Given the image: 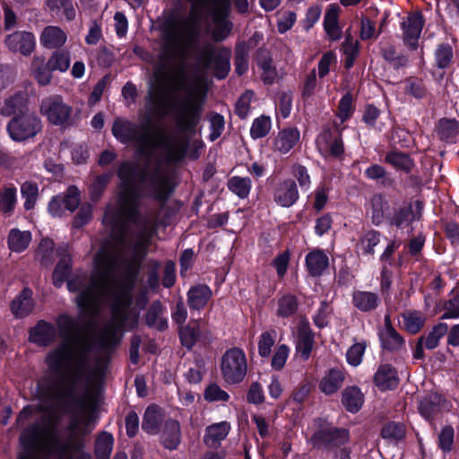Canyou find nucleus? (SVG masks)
Returning a JSON list of instances; mask_svg holds the SVG:
<instances>
[{
	"instance_id": "obj_1",
	"label": "nucleus",
	"mask_w": 459,
	"mask_h": 459,
	"mask_svg": "<svg viewBox=\"0 0 459 459\" xmlns=\"http://www.w3.org/2000/svg\"><path fill=\"white\" fill-rule=\"evenodd\" d=\"M174 90L186 91V95L176 99L173 104L176 125L184 134L169 133L152 123L151 117L160 116L164 108V100L158 93L149 95L148 115L141 124L125 117H117L113 122L114 137L124 144L134 143L143 165L132 161L121 163L118 169L120 190L103 217L111 238L95 255L89 278L76 276L67 281L69 291L79 292L75 300L81 310H99L105 304L109 305L111 310H134L131 307L129 282L155 231L154 220L139 215L140 195L160 201L169 197L171 184L158 167L155 152L160 150L169 161L181 160L189 144L186 134L194 133L202 118L203 100L191 89H186L183 74L175 79Z\"/></svg>"
},
{
	"instance_id": "obj_2",
	"label": "nucleus",
	"mask_w": 459,
	"mask_h": 459,
	"mask_svg": "<svg viewBox=\"0 0 459 459\" xmlns=\"http://www.w3.org/2000/svg\"><path fill=\"white\" fill-rule=\"evenodd\" d=\"M56 325L63 340L48 352L46 363L57 379L53 382L43 380L39 385V394L51 400H59L63 396V382L72 385L85 382L88 385L92 379L100 377L103 373L100 365L95 369L90 368V343L79 321L64 314L58 316Z\"/></svg>"
},
{
	"instance_id": "obj_3",
	"label": "nucleus",
	"mask_w": 459,
	"mask_h": 459,
	"mask_svg": "<svg viewBox=\"0 0 459 459\" xmlns=\"http://www.w3.org/2000/svg\"><path fill=\"white\" fill-rule=\"evenodd\" d=\"M94 425L92 414L74 416L62 438L56 433L54 419L43 417L21 434L20 442L24 452L18 459H73L83 446L82 437L91 432Z\"/></svg>"
},
{
	"instance_id": "obj_4",
	"label": "nucleus",
	"mask_w": 459,
	"mask_h": 459,
	"mask_svg": "<svg viewBox=\"0 0 459 459\" xmlns=\"http://www.w3.org/2000/svg\"><path fill=\"white\" fill-rule=\"evenodd\" d=\"M220 369L227 384L241 383L247 373V359L245 351L238 347L227 350L221 356Z\"/></svg>"
},
{
	"instance_id": "obj_5",
	"label": "nucleus",
	"mask_w": 459,
	"mask_h": 459,
	"mask_svg": "<svg viewBox=\"0 0 459 459\" xmlns=\"http://www.w3.org/2000/svg\"><path fill=\"white\" fill-rule=\"evenodd\" d=\"M41 129V120L33 113L16 116L7 125L10 137L16 142L33 138Z\"/></svg>"
},
{
	"instance_id": "obj_6",
	"label": "nucleus",
	"mask_w": 459,
	"mask_h": 459,
	"mask_svg": "<svg viewBox=\"0 0 459 459\" xmlns=\"http://www.w3.org/2000/svg\"><path fill=\"white\" fill-rule=\"evenodd\" d=\"M72 110V107L65 104L60 95L44 98L39 105L40 114L55 126H63L67 123Z\"/></svg>"
},
{
	"instance_id": "obj_7",
	"label": "nucleus",
	"mask_w": 459,
	"mask_h": 459,
	"mask_svg": "<svg viewBox=\"0 0 459 459\" xmlns=\"http://www.w3.org/2000/svg\"><path fill=\"white\" fill-rule=\"evenodd\" d=\"M424 19L420 13H410L406 20L401 23L403 40L404 45L411 50H416L419 47Z\"/></svg>"
},
{
	"instance_id": "obj_8",
	"label": "nucleus",
	"mask_w": 459,
	"mask_h": 459,
	"mask_svg": "<svg viewBox=\"0 0 459 459\" xmlns=\"http://www.w3.org/2000/svg\"><path fill=\"white\" fill-rule=\"evenodd\" d=\"M4 43L10 51L30 56L35 48L36 41L31 32L15 31L5 38Z\"/></svg>"
},
{
	"instance_id": "obj_9",
	"label": "nucleus",
	"mask_w": 459,
	"mask_h": 459,
	"mask_svg": "<svg viewBox=\"0 0 459 459\" xmlns=\"http://www.w3.org/2000/svg\"><path fill=\"white\" fill-rule=\"evenodd\" d=\"M450 403L441 394L432 393L420 400L419 404L420 413L426 419L431 420L433 416L441 411H449Z\"/></svg>"
},
{
	"instance_id": "obj_10",
	"label": "nucleus",
	"mask_w": 459,
	"mask_h": 459,
	"mask_svg": "<svg viewBox=\"0 0 459 459\" xmlns=\"http://www.w3.org/2000/svg\"><path fill=\"white\" fill-rule=\"evenodd\" d=\"M379 340L384 349L388 351H400L404 346L403 337L392 326L390 316L385 315L384 325L378 332Z\"/></svg>"
},
{
	"instance_id": "obj_11",
	"label": "nucleus",
	"mask_w": 459,
	"mask_h": 459,
	"mask_svg": "<svg viewBox=\"0 0 459 459\" xmlns=\"http://www.w3.org/2000/svg\"><path fill=\"white\" fill-rule=\"evenodd\" d=\"M274 201L281 207H290L299 199V191L296 183L288 179L281 184L275 189Z\"/></svg>"
},
{
	"instance_id": "obj_12",
	"label": "nucleus",
	"mask_w": 459,
	"mask_h": 459,
	"mask_svg": "<svg viewBox=\"0 0 459 459\" xmlns=\"http://www.w3.org/2000/svg\"><path fill=\"white\" fill-rule=\"evenodd\" d=\"M56 336L55 327L46 321H39L30 331V341L39 346H48L52 343Z\"/></svg>"
},
{
	"instance_id": "obj_13",
	"label": "nucleus",
	"mask_w": 459,
	"mask_h": 459,
	"mask_svg": "<svg viewBox=\"0 0 459 459\" xmlns=\"http://www.w3.org/2000/svg\"><path fill=\"white\" fill-rule=\"evenodd\" d=\"M45 4L53 17L66 21L75 18L76 11L72 0H45Z\"/></svg>"
},
{
	"instance_id": "obj_14",
	"label": "nucleus",
	"mask_w": 459,
	"mask_h": 459,
	"mask_svg": "<svg viewBox=\"0 0 459 459\" xmlns=\"http://www.w3.org/2000/svg\"><path fill=\"white\" fill-rule=\"evenodd\" d=\"M374 381L379 390L385 391L395 388L398 385L399 378L394 368L384 364L379 366L377 370Z\"/></svg>"
},
{
	"instance_id": "obj_15",
	"label": "nucleus",
	"mask_w": 459,
	"mask_h": 459,
	"mask_svg": "<svg viewBox=\"0 0 459 459\" xmlns=\"http://www.w3.org/2000/svg\"><path fill=\"white\" fill-rule=\"evenodd\" d=\"M60 259L53 273V283L56 287L63 285L71 273V255L68 247H63L58 249Z\"/></svg>"
},
{
	"instance_id": "obj_16",
	"label": "nucleus",
	"mask_w": 459,
	"mask_h": 459,
	"mask_svg": "<svg viewBox=\"0 0 459 459\" xmlns=\"http://www.w3.org/2000/svg\"><path fill=\"white\" fill-rule=\"evenodd\" d=\"M314 335L307 322H301L297 333V351L307 359L313 349Z\"/></svg>"
},
{
	"instance_id": "obj_17",
	"label": "nucleus",
	"mask_w": 459,
	"mask_h": 459,
	"mask_svg": "<svg viewBox=\"0 0 459 459\" xmlns=\"http://www.w3.org/2000/svg\"><path fill=\"white\" fill-rule=\"evenodd\" d=\"M299 141V132L296 128H286L279 132L273 141L274 150L280 153L289 152Z\"/></svg>"
},
{
	"instance_id": "obj_18",
	"label": "nucleus",
	"mask_w": 459,
	"mask_h": 459,
	"mask_svg": "<svg viewBox=\"0 0 459 459\" xmlns=\"http://www.w3.org/2000/svg\"><path fill=\"white\" fill-rule=\"evenodd\" d=\"M344 381V373L340 368H331L325 373L319 383V389L325 394L337 392Z\"/></svg>"
},
{
	"instance_id": "obj_19",
	"label": "nucleus",
	"mask_w": 459,
	"mask_h": 459,
	"mask_svg": "<svg viewBox=\"0 0 459 459\" xmlns=\"http://www.w3.org/2000/svg\"><path fill=\"white\" fill-rule=\"evenodd\" d=\"M33 307L32 291L29 288H24L11 304V310L16 317L28 316L33 310Z\"/></svg>"
},
{
	"instance_id": "obj_20",
	"label": "nucleus",
	"mask_w": 459,
	"mask_h": 459,
	"mask_svg": "<svg viewBox=\"0 0 459 459\" xmlns=\"http://www.w3.org/2000/svg\"><path fill=\"white\" fill-rule=\"evenodd\" d=\"M316 145L320 152L330 153L332 156L338 157L342 152V141L338 138H333L329 131L323 132L316 139Z\"/></svg>"
},
{
	"instance_id": "obj_21",
	"label": "nucleus",
	"mask_w": 459,
	"mask_h": 459,
	"mask_svg": "<svg viewBox=\"0 0 459 459\" xmlns=\"http://www.w3.org/2000/svg\"><path fill=\"white\" fill-rule=\"evenodd\" d=\"M230 429V424L227 421L208 426L204 437V443L212 447L218 446L228 436Z\"/></svg>"
},
{
	"instance_id": "obj_22",
	"label": "nucleus",
	"mask_w": 459,
	"mask_h": 459,
	"mask_svg": "<svg viewBox=\"0 0 459 459\" xmlns=\"http://www.w3.org/2000/svg\"><path fill=\"white\" fill-rule=\"evenodd\" d=\"M66 39V33L56 26L45 28L40 36L41 44L48 48L62 47L65 43Z\"/></svg>"
},
{
	"instance_id": "obj_23",
	"label": "nucleus",
	"mask_w": 459,
	"mask_h": 459,
	"mask_svg": "<svg viewBox=\"0 0 459 459\" xmlns=\"http://www.w3.org/2000/svg\"><path fill=\"white\" fill-rule=\"evenodd\" d=\"M188 305L193 309L203 308L212 298L211 289L204 284L192 287L187 293Z\"/></svg>"
},
{
	"instance_id": "obj_24",
	"label": "nucleus",
	"mask_w": 459,
	"mask_h": 459,
	"mask_svg": "<svg viewBox=\"0 0 459 459\" xmlns=\"http://www.w3.org/2000/svg\"><path fill=\"white\" fill-rule=\"evenodd\" d=\"M306 265L312 276H319L328 266V256L322 250H314L306 256Z\"/></svg>"
},
{
	"instance_id": "obj_25",
	"label": "nucleus",
	"mask_w": 459,
	"mask_h": 459,
	"mask_svg": "<svg viewBox=\"0 0 459 459\" xmlns=\"http://www.w3.org/2000/svg\"><path fill=\"white\" fill-rule=\"evenodd\" d=\"M379 302L380 299L377 293L362 290H357L353 293L352 303L360 311L374 310L377 307Z\"/></svg>"
},
{
	"instance_id": "obj_26",
	"label": "nucleus",
	"mask_w": 459,
	"mask_h": 459,
	"mask_svg": "<svg viewBox=\"0 0 459 459\" xmlns=\"http://www.w3.org/2000/svg\"><path fill=\"white\" fill-rule=\"evenodd\" d=\"M180 437L179 423L174 420H168L161 435L163 446L169 450L176 449L180 443Z\"/></svg>"
},
{
	"instance_id": "obj_27",
	"label": "nucleus",
	"mask_w": 459,
	"mask_h": 459,
	"mask_svg": "<svg viewBox=\"0 0 459 459\" xmlns=\"http://www.w3.org/2000/svg\"><path fill=\"white\" fill-rule=\"evenodd\" d=\"M387 207V201L382 195H375L369 201L367 207V215L371 218L375 225H379L385 217V210Z\"/></svg>"
},
{
	"instance_id": "obj_28",
	"label": "nucleus",
	"mask_w": 459,
	"mask_h": 459,
	"mask_svg": "<svg viewBox=\"0 0 459 459\" xmlns=\"http://www.w3.org/2000/svg\"><path fill=\"white\" fill-rule=\"evenodd\" d=\"M338 13L339 7L337 5H330L325 14V30L332 40H337L341 38V29L338 25Z\"/></svg>"
},
{
	"instance_id": "obj_29",
	"label": "nucleus",
	"mask_w": 459,
	"mask_h": 459,
	"mask_svg": "<svg viewBox=\"0 0 459 459\" xmlns=\"http://www.w3.org/2000/svg\"><path fill=\"white\" fill-rule=\"evenodd\" d=\"M31 241V234L28 230L22 231L13 229L8 235V246L13 252L21 253L24 251Z\"/></svg>"
},
{
	"instance_id": "obj_30",
	"label": "nucleus",
	"mask_w": 459,
	"mask_h": 459,
	"mask_svg": "<svg viewBox=\"0 0 459 459\" xmlns=\"http://www.w3.org/2000/svg\"><path fill=\"white\" fill-rule=\"evenodd\" d=\"M164 308L160 301L153 302L146 314V323L151 327L163 330L167 327L168 322L163 316Z\"/></svg>"
},
{
	"instance_id": "obj_31",
	"label": "nucleus",
	"mask_w": 459,
	"mask_h": 459,
	"mask_svg": "<svg viewBox=\"0 0 459 459\" xmlns=\"http://www.w3.org/2000/svg\"><path fill=\"white\" fill-rule=\"evenodd\" d=\"M363 394L356 386L345 388L342 393V403L351 412H357L363 404Z\"/></svg>"
},
{
	"instance_id": "obj_32",
	"label": "nucleus",
	"mask_w": 459,
	"mask_h": 459,
	"mask_svg": "<svg viewBox=\"0 0 459 459\" xmlns=\"http://www.w3.org/2000/svg\"><path fill=\"white\" fill-rule=\"evenodd\" d=\"M437 130L441 140L453 143L459 134V125L455 119L443 118L438 122Z\"/></svg>"
},
{
	"instance_id": "obj_33",
	"label": "nucleus",
	"mask_w": 459,
	"mask_h": 459,
	"mask_svg": "<svg viewBox=\"0 0 459 459\" xmlns=\"http://www.w3.org/2000/svg\"><path fill=\"white\" fill-rule=\"evenodd\" d=\"M299 303L295 296L286 294L278 299L276 315L280 317H290L298 310Z\"/></svg>"
},
{
	"instance_id": "obj_34",
	"label": "nucleus",
	"mask_w": 459,
	"mask_h": 459,
	"mask_svg": "<svg viewBox=\"0 0 459 459\" xmlns=\"http://www.w3.org/2000/svg\"><path fill=\"white\" fill-rule=\"evenodd\" d=\"M321 437L323 442L333 446H339L345 443L349 438V433L346 429H329L325 431L318 432L315 435V438Z\"/></svg>"
},
{
	"instance_id": "obj_35",
	"label": "nucleus",
	"mask_w": 459,
	"mask_h": 459,
	"mask_svg": "<svg viewBox=\"0 0 459 459\" xmlns=\"http://www.w3.org/2000/svg\"><path fill=\"white\" fill-rule=\"evenodd\" d=\"M385 160L391 164L395 169L403 170L406 173H409L413 167V161L411 158L402 152H389L385 155Z\"/></svg>"
},
{
	"instance_id": "obj_36",
	"label": "nucleus",
	"mask_w": 459,
	"mask_h": 459,
	"mask_svg": "<svg viewBox=\"0 0 459 459\" xmlns=\"http://www.w3.org/2000/svg\"><path fill=\"white\" fill-rule=\"evenodd\" d=\"M229 189L237 195L239 198H246L248 196L252 183L248 178L232 177L228 182Z\"/></svg>"
},
{
	"instance_id": "obj_37",
	"label": "nucleus",
	"mask_w": 459,
	"mask_h": 459,
	"mask_svg": "<svg viewBox=\"0 0 459 459\" xmlns=\"http://www.w3.org/2000/svg\"><path fill=\"white\" fill-rule=\"evenodd\" d=\"M32 69L34 77L40 85H48L52 78L51 69L48 65H45L41 57H34L32 61Z\"/></svg>"
},
{
	"instance_id": "obj_38",
	"label": "nucleus",
	"mask_w": 459,
	"mask_h": 459,
	"mask_svg": "<svg viewBox=\"0 0 459 459\" xmlns=\"http://www.w3.org/2000/svg\"><path fill=\"white\" fill-rule=\"evenodd\" d=\"M26 103V99L22 94H16L4 101L0 109V114L4 117H10L17 112H22Z\"/></svg>"
},
{
	"instance_id": "obj_39",
	"label": "nucleus",
	"mask_w": 459,
	"mask_h": 459,
	"mask_svg": "<svg viewBox=\"0 0 459 459\" xmlns=\"http://www.w3.org/2000/svg\"><path fill=\"white\" fill-rule=\"evenodd\" d=\"M425 316L418 311L406 312L403 315L404 327L411 333H417L425 323Z\"/></svg>"
},
{
	"instance_id": "obj_40",
	"label": "nucleus",
	"mask_w": 459,
	"mask_h": 459,
	"mask_svg": "<svg viewBox=\"0 0 459 459\" xmlns=\"http://www.w3.org/2000/svg\"><path fill=\"white\" fill-rule=\"evenodd\" d=\"M113 446L111 434L103 432L96 441L95 453L98 459H109Z\"/></svg>"
},
{
	"instance_id": "obj_41",
	"label": "nucleus",
	"mask_w": 459,
	"mask_h": 459,
	"mask_svg": "<svg viewBox=\"0 0 459 459\" xmlns=\"http://www.w3.org/2000/svg\"><path fill=\"white\" fill-rule=\"evenodd\" d=\"M21 192L22 198L25 200L24 208L26 210L32 209L36 204L39 195V188L37 184L26 181L22 185Z\"/></svg>"
},
{
	"instance_id": "obj_42",
	"label": "nucleus",
	"mask_w": 459,
	"mask_h": 459,
	"mask_svg": "<svg viewBox=\"0 0 459 459\" xmlns=\"http://www.w3.org/2000/svg\"><path fill=\"white\" fill-rule=\"evenodd\" d=\"M448 326L446 324L440 323L433 327L429 334L424 337V346L429 350L435 349L439 342V340L447 333Z\"/></svg>"
},
{
	"instance_id": "obj_43",
	"label": "nucleus",
	"mask_w": 459,
	"mask_h": 459,
	"mask_svg": "<svg viewBox=\"0 0 459 459\" xmlns=\"http://www.w3.org/2000/svg\"><path fill=\"white\" fill-rule=\"evenodd\" d=\"M365 175L369 179L381 180L382 186L385 187H389L394 185V179L389 178L385 169L378 164H373L369 166L365 170Z\"/></svg>"
},
{
	"instance_id": "obj_44",
	"label": "nucleus",
	"mask_w": 459,
	"mask_h": 459,
	"mask_svg": "<svg viewBox=\"0 0 459 459\" xmlns=\"http://www.w3.org/2000/svg\"><path fill=\"white\" fill-rule=\"evenodd\" d=\"M48 67L53 71L64 73L70 66V54L68 52H55L48 61Z\"/></svg>"
},
{
	"instance_id": "obj_45",
	"label": "nucleus",
	"mask_w": 459,
	"mask_h": 459,
	"mask_svg": "<svg viewBox=\"0 0 459 459\" xmlns=\"http://www.w3.org/2000/svg\"><path fill=\"white\" fill-rule=\"evenodd\" d=\"M359 41L347 36L342 43V51L345 56V66L350 68L353 65L354 59L359 54Z\"/></svg>"
},
{
	"instance_id": "obj_46",
	"label": "nucleus",
	"mask_w": 459,
	"mask_h": 459,
	"mask_svg": "<svg viewBox=\"0 0 459 459\" xmlns=\"http://www.w3.org/2000/svg\"><path fill=\"white\" fill-rule=\"evenodd\" d=\"M16 204V188L5 187L0 191V211L4 213L13 210Z\"/></svg>"
},
{
	"instance_id": "obj_47",
	"label": "nucleus",
	"mask_w": 459,
	"mask_h": 459,
	"mask_svg": "<svg viewBox=\"0 0 459 459\" xmlns=\"http://www.w3.org/2000/svg\"><path fill=\"white\" fill-rule=\"evenodd\" d=\"M271 129V119L268 117L262 116L254 120L250 134L252 138L258 139L264 137Z\"/></svg>"
},
{
	"instance_id": "obj_48",
	"label": "nucleus",
	"mask_w": 459,
	"mask_h": 459,
	"mask_svg": "<svg viewBox=\"0 0 459 459\" xmlns=\"http://www.w3.org/2000/svg\"><path fill=\"white\" fill-rule=\"evenodd\" d=\"M380 242V234L377 231L370 230L361 238L359 248L363 254L372 255L374 247Z\"/></svg>"
},
{
	"instance_id": "obj_49",
	"label": "nucleus",
	"mask_w": 459,
	"mask_h": 459,
	"mask_svg": "<svg viewBox=\"0 0 459 459\" xmlns=\"http://www.w3.org/2000/svg\"><path fill=\"white\" fill-rule=\"evenodd\" d=\"M276 332L272 330L264 332L258 341V353L261 357H268L271 354L272 347L275 343Z\"/></svg>"
},
{
	"instance_id": "obj_50",
	"label": "nucleus",
	"mask_w": 459,
	"mask_h": 459,
	"mask_svg": "<svg viewBox=\"0 0 459 459\" xmlns=\"http://www.w3.org/2000/svg\"><path fill=\"white\" fill-rule=\"evenodd\" d=\"M160 419L157 408L150 406L146 409L143 415L142 428L148 433H154L159 426Z\"/></svg>"
},
{
	"instance_id": "obj_51",
	"label": "nucleus",
	"mask_w": 459,
	"mask_h": 459,
	"mask_svg": "<svg viewBox=\"0 0 459 459\" xmlns=\"http://www.w3.org/2000/svg\"><path fill=\"white\" fill-rule=\"evenodd\" d=\"M331 186L327 185L325 182L320 183L314 191L315 201L313 204V207L316 211H321L325 208V204L328 201L329 192Z\"/></svg>"
},
{
	"instance_id": "obj_52",
	"label": "nucleus",
	"mask_w": 459,
	"mask_h": 459,
	"mask_svg": "<svg viewBox=\"0 0 459 459\" xmlns=\"http://www.w3.org/2000/svg\"><path fill=\"white\" fill-rule=\"evenodd\" d=\"M455 438V430L452 426H445L442 428L438 435V446L444 452L447 453L453 449Z\"/></svg>"
},
{
	"instance_id": "obj_53",
	"label": "nucleus",
	"mask_w": 459,
	"mask_h": 459,
	"mask_svg": "<svg viewBox=\"0 0 459 459\" xmlns=\"http://www.w3.org/2000/svg\"><path fill=\"white\" fill-rule=\"evenodd\" d=\"M258 65L262 70V79L266 84H271L274 81L277 74L269 57L258 58Z\"/></svg>"
},
{
	"instance_id": "obj_54",
	"label": "nucleus",
	"mask_w": 459,
	"mask_h": 459,
	"mask_svg": "<svg viewBox=\"0 0 459 459\" xmlns=\"http://www.w3.org/2000/svg\"><path fill=\"white\" fill-rule=\"evenodd\" d=\"M210 123V141L213 142L218 139L224 130V118L221 115L214 113L209 117Z\"/></svg>"
},
{
	"instance_id": "obj_55",
	"label": "nucleus",
	"mask_w": 459,
	"mask_h": 459,
	"mask_svg": "<svg viewBox=\"0 0 459 459\" xmlns=\"http://www.w3.org/2000/svg\"><path fill=\"white\" fill-rule=\"evenodd\" d=\"M110 178V173L102 174L95 178L90 188L92 200L96 201L100 197Z\"/></svg>"
},
{
	"instance_id": "obj_56",
	"label": "nucleus",
	"mask_w": 459,
	"mask_h": 459,
	"mask_svg": "<svg viewBox=\"0 0 459 459\" xmlns=\"http://www.w3.org/2000/svg\"><path fill=\"white\" fill-rule=\"evenodd\" d=\"M453 57L452 48L448 44L438 46L436 51V62L439 68L447 67Z\"/></svg>"
},
{
	"instance_id": "obj_57",
	"label": "nucleus",
	"mask_w": 459,
	"mask_h": 459,
	"mask_svg": "<svg viewBox=\"0 0 459 459\" xmlns=\"http://www.w3.org/2000/svg\"><path fill=\"white\" fill-rule=\"evenodd\" d=\"M204 398L209 402H227L230 399V395L218 385L212 384L205 389Z\"/></svg>"
},
{
	"instance_id": "obj_58",
	"label": "nucleus",
	"mask_w": 459,
	"mask_h": 459,
	"mask_svg": "<svg viewBox=\"0 0 459 459\" xmlns=\"http://www.w3.org/2000/svg\"><path fill=\"white\" fill-rule=\"evenodd\" d=\"M289 353H290V349L286 344L279 345L276 348V350L273 353V356L272 358V363H271L272 367L276 370L281 369L286 363V360L289 357Z\"/></svg>"
},
{
	"instance_id": "obj_59",
	"label": "nucleus",
	"mask_w": 459,
	"mask_h": 459,
	"mask_svg": "<svg viewBox=\"0 0 459 459\" xmlns=\"http://www.w3.org/2000/svg\"><path fill=\"white\" fill-rule=\"evenodd\" d=\"M366 345L362 342L353 344L346 353L347 361L351 366H358L361 363Z\"/></svg>"
},
{
	"instance_id": "obj_60",
	"label": "nucleus",
	"mask_w": 459,
	"mask_h": 459,
	"mask_svg": "<svg viewBox=\"0 0 459 459\" xmlns=\"http://www.w3.org/2000/svg\"><path fill=\"white\" fill-rule=\"evenodd\" d=\"M62 200L65 204V208L69 212H74L80 204L78 188L74 186H69L65 196L62 197Z\"/></svg>"
},
{
	"instance_id": "obj_61",
	"label": "nucleus",
	"mask_w": 459,
	"mask_h": 459,
	"mask_svg": "<svg viewBox=\"0 0 459 459\" xmlns=\"http://www.w3.org/2000/svg\"><path fill=\"white\" fill-rule=\"evenodd\" d=\"M199 335L198 329L189 325L180 329V340L184 346L190 349L197 341Z\"/></svg>"
},
{
	"instance_id": "obj_62",
	"label": "nucleus",
	"mask_w": 459,
	"mask_h": 459,
	"mask_svg": "<svg viewBox=\"0 0 459 459\" xmlns=\"http://www.w3.org/2000/svg\"><path fill=\"white\" fill-rule=\"evenodd\" d=\"M292 174L298 180L300 188L307 191L311 186V179L307 169L304 166L296 165L293 167Z\"/></svg>"
},
{
	"instance_id": "obj_63",
	"label": "nucleus",
	"mask_w": 459,
	"mask_h": 459,
	"mask_svg": "<svg viewBox=\"0 0 459 459\" xmlns=\"http://www.w3.org/2000/svg\"><path fill=\"white\" fill-rule=\"evenodd\" d=\"M411 216L412 212L410 208H402L394 215L392 223L398 228H405L415 219Z\"/></svg>"
},
{
	"instance_id": "obj_64",
	"label": "nucleus",
	"mask_w": 459,
	"mask_h": 459,
	"mask_svg": "<svg viewBox=\"0 0 459 459\" xmlns=\"http://www.w3.org/2000/svg\"><path fill=\"white\" fill-rule=\"evenodd\" d=\"M459 317V298L455 296L454 299L448 300L445 305V313L442 315V319H452Z\"/></svg>"
}]
</instances>
